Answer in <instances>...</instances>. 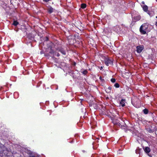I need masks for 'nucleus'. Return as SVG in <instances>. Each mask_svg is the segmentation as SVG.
Returning <instances> with one entry per match:
<instances>
[{
    "mask_svg": "<svg viewBox=\"0 0 157 157\" xmlns=\"http://www.w3.org/2000/svg\"><path fill=\"white\" fill-rule=\"evenodd\" d=\"M155 0L157 2V0Z\"/></svg>",
    "mask_w": 157,
    "mask_h": 157,
    "instance_id": "29",
    "label": "nucleus"
},
{
    "mask_svg": "<svg viewBox=\"0 0 157 157\" xmlns=\"http://www.w3.org/2000/svg\"><path fill=\"white\" fill-rule=\"evenodd\" d=\"M156 18H157V16H156Z\"/></svg>",
    "mask_w": 157,
    "mask_h": 157,
    "instance_id": "28",
    "label": "nucleus"
},
{
    "mask_svg": "<svg viewBox=\"0 0 157 157\" xmlns=\"http://www.w3.org/2000/svg\"><path fill=\"white\" fill-rule=\"evenodd\" d=\"M99 79L102 82H104L105 81L104 79L102 78L101 76H100L99 77Z\"/></svg>",
    "mask_w": 157,
    "mask_h": 157,
    "instance_id": "21",
    "label": "nucleus"
},
{
    "mask_svg": "<svg viewBox=\"0 0 157 157\" xmlns=\"http://www.w3.org/2000/svg\"><path fill=\"white\" fill-rule=\"evenodd\" d=\"M137 52L138 53H140L143 50L144 47L143 46H138L136 47Z\"/></svg>",
    "mask_w": 157,
    "mask_h": 157,
    "instance_id": "5",
    "label": "nucleus"
},
{
    "mask_svg": "<svg viewBox=\"0 0 157 157\" xmlns=\"http://www.w3.org/2000/svg\"><path fill=\"white\" fill-rule=\"evenodd\" d=\"M140 150L138 149H136V152L137 154H139L140 153Z\"/></svg>",
    "mask_w": 157,
    "mask_h": 157,
    "instance_id": "20",
    "label": "nucleus"
},
{
    "mask_svg": "<svg viewBox=\"0 0 157 157\" xmlns=\"http://www.w3.org/2000/svg\"><path fill=\"white\" fill-rule=\"evenodd\" d=\"M0 147L1 149L0 153H3L4 154L6 155L8 151L7 149L2 144H0Z\"/></svg>",
    "mask_w": 157,
    "mask_h": 157,
    "instance_id": "2",
    "label": "nucleus"
},
{
    "mask_svg": "<svg viewBox=\"0 0 157 157\" xmlns=\"http://www.w3.org/2000/svg\"><path fill=\"white\" fill-rule=\"evenodd\" d=\"M59 51L63 55H65L66 54V52L62 49H60Z\"/></svg>",
    "mask_w": 157,
    "mask_h": 157,
    "instance_id": "12",
    "label": "nucleus"
},
{
    "mask_svg": "<svg viewBox=\"0 0 157 157\" xmlns=\"http://www.w3.org/2000/svg\"><path fill=\"white\" fill-rule=\"evenodd\" d=\"M60 56L59 54V53H58L57 54V55H56V56L58 57L59 56Z\"/></svg>",
    "mask_w": 157,
    "mask_h": 157,
    "instance_id": "22",
    "label": "nucleus"
},
{
    "mask_svg": "<svg viewBox=\"0 0 157 157\" xmlns=\"http://www.w3.org/2000/svg\"><path fill=\"white\" fill-rule=\"evenodd\" d=\"M18 24V22L17 21H14L13 23V25L14 26H17Z\"/></svg>",
    "mask_w": 157,
    "mask_h": 157,
    "instance_id": "14",
    "label": "nucleus"
},
{
    "mask_svg": "<svg viewBox=\"0 0 157 157\" xmlns=\"http://www.w3.org/2000/svg\"><path fill=\"white\" fill-rule=\"evenodd\" d=\"M82 73H83V74L85 75L87 73V70H84V71H83Z\"/></svg>",
    "mask_w": 157,
    "mask_h": 157,
    "instance_id": "17",
    "label": "nucleus"
},
{
    "mask_svg": "<svg viewBox=\"0 0 157 157\" xmlns=\"http://www.w3.org/2000/svg\"><path fill=\"white\" fill-rule=\"evenodd\" d=\"M144 151L147 153H149L151 151L150 149L148 147H146L144 149Z\"/></svg>",
    "mask_w": 157,
    "mask_h": 157,
    "instance_id": "8",
    "label": "nucleus"
},
{
    "mask_svg": "<svg viewBox=\"0 0 157 157\" xmlns=\"http://www.w3.org/2000/svg\"><path fill=\"white\" fill-rule=\"evenodd\" d=\"M113 122L114 123V124L115 125H116L117 127H120L122 129H125L126 128V126L123 125V123L122 124H122V123H121V124L118 121H117L115 120H113Z\"/></svg>",
    "mask_w": 157,
    "mask_h": 157,
    "instance_id": "3",
    "label": "nucleus"
},
{
    "mask_svg": "<svg viewBox=\"0 0 157 157\" xmlns=\"http://www.w3.org/2000/svg\"><path fill=\"white\" fill-rule=\"evenodd\" d=\"M114 86L115 87L117 88H119L120 87V85L118 83H116L114 85Z\"/></svg>",
    "mask_w": 157,
    "mask_h": 157,
    "instance_id": "15",
    "label": "nucleus"
},
{
    "mask_svg": "<svg viewBox=\"0 0 157 157\" xmlns=\"http://www.w3.org/2000/svg\"><path fill=\"white\" fill-rule=\"evenodd\" d=\"M148 26L146 23L143 24L140 28V32L142 34H146V32L148 31Z\"/></svg>",
    "mask_w": 157,
    "mask_h": 157,
    "instance_id": "1",
    "label": "nucleus"
},
{
    "mask_svg": "<svg viewBox=\"0 0 157 157\" xmlns=\"http://www.w3.org/2000/svg\"><path fill=\"white\" fill-rule=\"evenodd\" d=\"M86 5L85 4L83 3L81 4V7L82 9H84L86 8Z\"/></svg>",
    "mask_w": 157,
    "mask_h": 157,
    "instance_id": "13",
    "label": "nucleus"
},
{
    "mask_svg": "<svg viewBox=\"0 0 157 157\" xmlns=\"http://www.w3.org/2000/svg\"><path fill=\"white\" fill-rule=\"evenodd\" d=\"M140 18L139 17H138V20H140Z\"/></svg>",
    "mask_w": 157,
    "mask_h": 157,
    "instance_id": "25",
    "label": "nucleus"
},
{
    "mask_svg": "<svg viewBox=\"0 0 157 157\" xmlns=\"http://www.w3.org/2000/svg\"><path fill=\"white\" fill-rule=\"evenodd\" d=\"M45 56H48V55L47 54H45Z\"/></svg>",
    "mask_w": 157,
    "mask_h": 157,
    "instance_id": "26",
    "label": "nucleus"
},
{
    "mask_svg": "<svg viewBox=\"0 0 157 157\" xmlns=\"http://www.w3.org/2000/svg\"><path fill=\"white\" fill-rule=\"evenodd\" d=\"M50 50L49 52V53L50 54H51L53 53H54V51H53V50L51 48H50Z\"/></svg>",
    "mask_w": 157,
    "mask_h": 157,
    "instance_id": "18",
    "label": "nucleus"
},
{
    "mask_svg": "<svg viewBox=\"0 0 157 157\" xmlns=\"http://www.w3.org/2000/svg\"><path fill=\"white\" fill-rule=\"evenodd\" d=\"M125 99H122L120 102V104L122 107L125 106Z\"/></svg>",
    "mask_w": 157,
    "mask_h": 157,
    "instance_id": "7",
    "label": "nucleus"
},
{
    "mask_svg": "<svg viewBox=\"0 0 157 157\" xmlns=\"http://www.w3.org/2000/svg\"><path fill=\"white\" fill-rule=\"evenodd\" d=\"M111 82H112L113 83H114L115 82H116V79H115V78H112L111 80Z\"/></svg>",
    "mask_w": 157,
    "mask_h": 157,
    "instance_id": "19",
    "label": "nucleus"
},
{
    "mask_svg": "<svg viewBox=\"0 0 157 157\" xmlns=\"http://www.w3.org/2000/svg\"><path fill=\"white\" fill-rule=\"evenodd\" d=\"M48 12L50 14L52 13L54 10V9L52 7H49L47 9Z\"/></svg>",
    "mask_w": 157,
    "mask_h": 157,
    "instance_id": "6",
    "label": "nucleus"
},
{
    "mask_svg": "<svg viewBox=\"0 0 157 157\" xmlns=\"http://www.w3.org/2000/svg\"><path fill=\"white\" fill-rule=\"evenodd\" d=\"M112 87L110 86H109L108 88L107 89V91L108 92H109L110 91V90H111Z\"/></svg>",
    "mask_w": 157,
    "mask_h": 157,
    "instance_id": "16",
    "label": "nucleus"
},
{
    "mask_svg": "<svg viewBox=\"0 0 157 157\" xmlns=\"http://www.w3.org/2000/svg\"><path fill=\"white\" fill-rule=\"evenodd\" d=\"M40 53L41 54H42L43 53V52L42 51H40Z\"/></svg>",
    "mask_w": 157,
    "mask_h": 157,
    "instance_id": "23",
    "label": "nucleus"
},
{
    "mask_svg": "<svg viewBox=\"0 0 157 157\" xmlns=\"http://www.w3.org/2000/svg\"><path fill=\"white\" fill-rule=\"evenodd\" d=\"M143 8L144 10L146 12L148 10V7L146 5H144L143 7Z\"/></svg>",
    "mask_w": 157,
    "mask_h": 157,
    "instance_id": "9",
    "label": "nucleus"
},
{
    "mask_svg": "<svg viewBox=\"0 0 157 157\" xmlns=\"http://www.w3.org/2000/svg\"><path fill=\"white\" fill-rule=\"evenodd\" d=\"M147 130L150 133L153 132H154V130L149 128H146Z\"/></svg>",
    "mask_w": 157,
    "mask_h": 157,
    "instance_id": "11",
    "label": "nucleus"
},
{
    "mask_svg": "<svg viewBox=\"0 0 157 157\" xmlns=\"http://www.w3.org/2000/svg\"><path fill=\"white\" fill-rule=\"evenodd\" d=\"M102 68V67H101V69Z\"/></svg>",
    "mask_w": 157,
    "mask_h": 157,
    "instance_id": "27",
    "label": "nucleus"
},
{
    "mask_svg": "<svg viewBox=\"0 0 157 157\" xmlns=\"http://www.w3.org/2000/svg\"><path fill=\"white\" fill-rule=\"evenodd\" d=\"M143 111L144 112V113L145 114H147L148 112V110L147 109H144L143 110Z\"/></svg>",
    "mask_w": 157,
    "mask_h": 157,
    "instance_id": "10",
    "label": "nucleus"
},
{
    "mask_svg": "<svg viewBox=\"0 0 157 157\" xmlns=\"http://www.w3.org/2000/svg\"><path fill=\"white\" fill-rule=\"evenodd\" d=\"M142 3L144 5V1L142 2Z\"/></svg>",
    "mask_w": 157,
    "mask_h": 157,
    "instance_id": "24",
    "label": "nucleus"
},
{
    "mask_svg": "<svg viewBox=\"0 0 157 157\" xmlns=\"http://www.w3.org/2000/svg\"><path fill=\"white\" fill-rule=\"evenodd\" d=\"M105 63L107 66L113 64V60L112 59L108 58H105L104 60Z\"/></svg>",
    "mask_w": 157,
    "mask_h": 157,
    "instance_id": "4",
    "label": "nucleus"
}]
</instances>
